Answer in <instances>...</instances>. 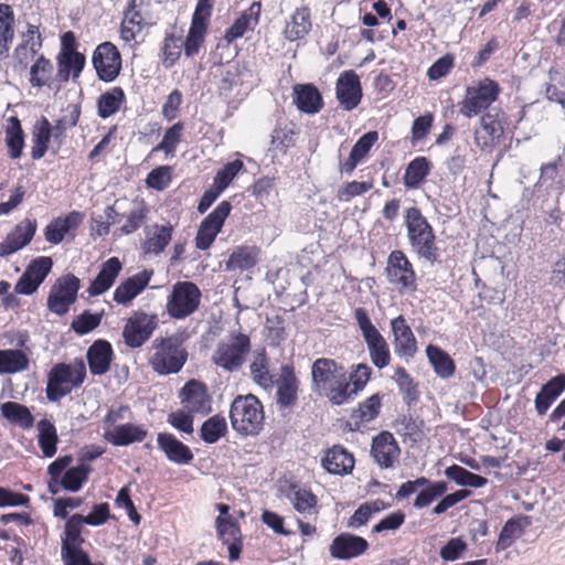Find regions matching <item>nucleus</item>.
<instances>
[{"instance_id":"7ed1b4c3","label":"nucleus","mask_w":565,"mask_h":565,"mask_svg":"<svg viewBox=\"0 0 565 565\" xmlns=\"http://www.w3.org/2000/svg\"><path fill=\"white\" fill-rule=\"evenodd\" d=\"M405 218L407 237L412 247L419 257L435 263L438 258V247L433 227L427 218L415 206L407 209Z\"/></svg>"},{"instance_id":"69168bd1","label":"nucleus","mask_w":565,"mask_h":565,"mask_svg":"<svg viewBox=\"0 0 565 565\" xmlns=\"http://www.w3.org/2000/svg\"><path fill=\"white\" fill-rule=\"evenodd\" d=\"M172 168L169 166H160L151 170L146 179L148 188L162 191L171 181Z\"/></svg>"},{"instance_id":"603ef678","label":"nucleus","mask_w":565,"mask_h":565,"mask_svg":"<svg viewBox=\"0 0 565 565\" xmlns=\"http://www.w3.org/2000/svg\"><path fill=\"white\" fill-rule=\"evenodd\" d=\"M423 420L415 418L411 414H403L396 419V431L408 438L412 443H417L423 437Z\"/></svg>"},{"instance_id":"aec40b11","label":"nucleus","mask_w":565,"mask_h":565,"mask_svg":"<svg viewBox=\"0 0 565 565\" xmlns=\"http://www.w3.org/2000/svg\"><path fill=\"white\" fill-rule=\"evenodd\" d=\"M36 232V221L25 218L15 225L0 243V257H7L26 246Z\"/></svg>"},{"instance_id":"a211bd4d","label":"nucleus","mask_w":565,"mask_h":565,"mask_svg":"<svg viewBox=\"0 0 565 565\" xmlns=\"http://www.w3.org/2000/svg\"><path fill=\"white\" fill-rule=\"evenodd\" d=\"M335 93L343 109L350 111L358 107L362 98L358 74L354 71H344L337 81Z\"/></svg>"},{"instance_id":"4c0bfd02","label":"nucleus","mask_w":565,"mask_h":565,"mask_svg":"<svg viewBox=\"0 0 565 565\" xmlns=\"http://www.w3.org/2000/svg\"><path fill=\"white\" fill-rule=\"evenodd\" d=\"M52 138V126L46 117H41L33 126L32 130V150L31 157L33 160L42 159L47 149Z\"/></svg>"},{"instance_id":"58836bf2","label":"nucleus","mask_w":565,"mask_h":565,"mask_svg":"<svg viewBox=\"0 0 565 565\" xmlns=\"http://www.w3.org/2000/svg\"><path fill=\"white\" fill-rule=\"evenodd\" d=\"M427 359L435 373L441 379H449L454 375L456 365L450 355L437 345L426 347Z\"/></svg>"},{"instance_id":"0e129e2a","label":"nucleus","mask_w":565,"mask_h":565,"mask_svg":"<svg viewBox=\"0 0 565 565\" xmlns=\"http://www.w3.org/2000/svg\"><path fill=\"white\" fill-rule=\"evenodd\" d=\"M183 130V124L177 122L170 128H168L163 135L160 143L153 149V151L162 150L167 156H173L177 145L181 140V132Z\"/></svg>"},{"instance_id":"423d86ee","label":"nucleus","mask_w":565,"mask_h":565,"mask_svg":"<svg viewBox=\"0 0 565 565\" xmlns=\"http://www.w3.org/2000/svg\"><path fill=\"white\" fill-rule=\"evenodd\" d=\"M250 349V338L247 334L233 332L216 344L211 361L223 371L234 373L244 365Z\"/></svg>"},{"instance_id":"2f4dec72","label":"nucleus","mask_w":565,"mask_h":565,"mask_svg":"<svg viewBox=\"0 0 565 565\" xmlns=\"http://www.w3.org/2000/svg\"><path fill=\"white\" fill-rule=\"evenodd\" d=\"M260 14V3L253 2L249 8L241 13V15L233 22L226 30L225 39L227 42H233L242 38L246 31L254 30L258 24Z\"/></svg>"},{"instance_id":"4d7b16f0","label":"nucleus","mask_w":565,"mask_h":565,"mask_svg":"<svg viewBox=\"0 0 565 565\" xmlns=\"http://www.w3.org/2000/svg\"><path fill=\"white\" fill-rule=\"evenodd\" d=\"M372 367L365 363H359L352 367L348 383H350V399L362 391L369 382Z\"/></svg>"},{"instance_id":"9b49d317","label":"nucleus","mask_w":565,"mask_h":565,"mask_svg":"<svg viewBox=\"0 0 565 565\" xmlns=\"http://www.w3.org/2000/svg\"><path fill=\"white\" fill-rule=\"evenodd\" d=\"M81 287L79 279L67 274L60 277L52 286L47 297V308L57 316L67 313L70 307L76 301Z\"/></svg>"},{"instance_id":"de8ad7c7","label":"nucleus","mask_w":565,"mask_h":565,"mask_svg":"<svg viewBox=\"0 0 565 565\" xmlns=\"http://www.w3.org/2000/svg\"><path fill=\"white\" fill-rule=\"evenodd\" d=\"M445 475L448 479L454 480L458 486L481 488L488 483V479L470 472L458 465H451L445 470Z\"/></svg>"},{"instance_id":"5fc2aeb1","label":"nucleus","mask_w":565,"mask_h":565,"mask_svg":"<svg viewBox=\"0 0 565 565\" xmlns=\"http://www.w3.org/2000/svg\"><path fill=\"white\" fill-rule=\"evenodd\" d=\"M381 399L377 394L372 395L360 404L359 408L352 413V419L355 424L370 423L373 420L380 412Z\"/></svg>"},{"instance_id":"09e8293b","label":"nucleus","mask_w":565,"mask_h":565,"mask_svg":"<svg viewBox=\"0 0 565 565\" xmlns=\"http://www.w3.org/2000/svg\"><path fill=\"white\" fill-rule=\"evenodd\" d=\"M227 433L225 417L214 415L207 418L201 426L200 437L206 444H215Z\"/></svg>"},{"instance_id":"72a5a7b5","label":"nucleus","mask_w":565,"mask_h":565,"mask_svg":"<svg viewBox=\"0 0 565 565\" xmlns=\"http://www.w3.org/2000/svg\"><path fill=\"white\" fill-rule=\"evenodd\" d=\"M120 270L121 263L117 257H111L106 260L98 275L92 281L88 288V294L90 296H98L104 294L113 286Z\"/></svg>"},{"instance_id":"f03ea898","label":"nucleus","mask_w":565,"mask_h":565,"mask_svg":"<svg viewBox=\"0 0 565 565\" xmlns=\"http://www.w3.org/2000/svg\"><path fill=\"white\" fill-rule=\"evenodd\" d=\"M150 351L149 364L159 375L179 373L188 360V352L175 335L156 338Z\"/></svg>"},{"instance_id":"c03bdc74","label":"nucleus","mask_w":565,"mask_h":565,"mask_svg":"<svg viewBox=\"0 0 565 565\" xmlns=\"http://www.w3.org/2000/svg\"><path fill=\"white\" fill-rule=\"evenodd\" d=\"M430 171V162L426 157L413 159L406 167L403 182L407 189H417Z\"/></svg>"},{"instance_id":"20e7f679","label":"nucleus","mask_w":565,"mask_h":565,"mask_svg":"<svg viewBox=\"0 0 565 565\" xmlns=\"http://www.w3.org/2000/svg\"><path fill=\"white\" fill-rule=\"evenodd\" d=\"M264 417L263 405L253 394L238 395L231 404V425L239 435H257L263 427Z\"/></svg>"},{"instance_id":"5701e85b","label":"nucleus","mask_w":565,"mask_h":565,"mask_svg":"<svg viewBox=\"0 0 565 565\" xmlns=\"http://www.w3.org/2000/svg\"><path fill=\"white\" fill-rule=\"evenodd\" d=\"M503 121L498 114L487 113L480 118V129L475 130V142L482 150L491 148L503 136Z\"/></svg>"},{"instance_id":"412c9836","label":"nucleus","mask_w":565,"mask_h":565,"mask_svg":"<svg viewBox=\"0 0 565 565\" xmlns=\"http://www.w3.org/2000/svg\"><path fill=\"white\" fill-rule=\"evenodd\" d=\"M369 548V542L362 536L341 533L330 545V555L337 559H350L362 555Z\"/></svg>"},{"instance_id":"a19ab883","label":"nucleus","mask_w":565,"mask_h":565,"mask_svg":"<svg viewBox=\"0 0 565 565\" xmlns=\"http://www.w3.org/2000/svg\"><path fill=\"white\" fill-rule=\"evenodd\" d=\"M25 135L18 117L11 116L6 128V145L9 157L13 160L21 158L25 145Z\"/></svg>"},{"instance_id":"ddd939ff","label":"nucleus","mask_w":565,"mask_h":565,"mask_svg":"<svg viewBox=\"0 0 565 565\" xmlns=\"http://www.w3.org/2000/svg\"><path fill=\"white\" fill-rule=\"evenodd\" d=\"M385 273L388 282L396 286L399 291L416 289V274L402 250H393L390 254Z\"/></svg>"},{"instance_id":"3c124183","label":"nucleus","mask_w":565,"mask_h":565,"mask_svg":"<svg viewBox=\"0 0 565 565\" xmlns=\"http://www.w3.org/2000/svg\"><path fill=\"white\" fill-rule=\"evenodd\" d=\"M90 471V467L84 463L72 467L62 476L61 484L67 491L77 492L86 482Z\"/></svg>"},{"instance_id":"a878e982","label":"nucleus","mask_w":565,"mask_h":565,"mask_svg":"<svg viewBox=\"0 0 565 565\" xmlns=\"http://www.w3.org/2000/svg\"><path fill=\"white\" fill-rule=\"evenodd\" d=\"M157 443L168 460L173 463L189 465L194 458L192 450L172 434L159 433Z\"/></svg>"},{"instance_id":"e433bc0d","label":"nucleus","mask_w":565,"mask_h":565,"mask_svg":"<svg viewBox=\"0 0 565 565\" xmlns=\"http://www.w3.org/2000/svg\"><path fill=\"white\" fill-rule=\"evenodd\" d=\"M173 227L171 225L154 224L146 230L147 239L143 249L147 254L159 255L170 243Z\"/></svg>"},{"instance_id":"c85d7f7f","label":"nucleus","mask_w":565,"mask_h":565,"mask_svg":"<svg viewBox=\"0 0 565 565\" xmlns=\"http://www.w3.org/2000/svg\"><path fill=\"white\" fill-rule=\"evenodd\" d=\"M322 467L332 475H348L354 468V457L344 447L337 445L321 459Z\"/></svg>"},{"instance_id":"37998d69","label":"nucleus","mask_w":565,"mask_h":565,"mask_svg":"<svg viewBox=\"0 0 565 565\" xmlns=\"http://www.w3.org/2000/svg\"><path fill=\"white\" fill-rule=\"evenodd\" d=\"M14 39V13L9 4L0 3V50L1 57H8Z\"/></svg>"},{"instance_id":"f704fd0d","label":"nucleus","mask_w":565,"mask_h":565,"mask_svg":"<svg viewBox=\"0 0 565 565\" xmlns=\"http://www.w3.org/2000/svg\"><path fill=\"white\" fill-rule=\"evenodd\" d=\"M311 14L307 7L298 8L286 23L284 34L288 41L303 39L311 30Z\"/></svg>"},{"instance_id":"c756f323","label":"nucleus","mask_w":565,"mask_h":565,"mask_svg":"<svg viewBox=\"0 0 565 565\" xmlns=\"http://www.w3.org/2000/svg\"><path fill=\"white\" fill-rule=\"evenodd\" d=\"M565 391V374L548 380L536 394L534 399L535 411L542 416L545 415L551 405L562 395Z\"/></svg>"},{"instance_id":"c9c22d12","label":"nucleus","mask_w":565,"mask_h":565,"mask_svg":"<svg viewBox=\"0 0 565 565\" xmlns=\"http://www.w3.org/2000/svg\"><path fill=\"white\" fill-rule=\"evenodd\" d=\"M253 361L249 364L250 377L260 387L268 390L275 384L274 377L269 372V360L266 349L262 348L254 352Z\"/></svg>"},{"instance_id":"0eeeda50","label":"nucleus","mask_w":565,"mask_h":565,"mask_svg":"<svg viewBox=\"0 0 565 565\" xmlns=\"http://www.w3.org/2000/svg\"><path fill=\"white\" fill-rule=\"evenodd\" d=\"M354 318L366 343L372 363L380 370L386 367L391 361L386 340L372 323L364 308H356L354 310Z\"/></svg>"},{"instance_id":"13d9d810","label":"nucleus","mask_w":565,"mask_h":565,"mask_svg":"<svg viewBox=\"0 0 565 565\" xmlns=\"http://www.w3.org/2000/svg\"><path fill=\"white\" fill-rule=\"evenodd\" d=\"M218 537L223 543H230L241 540V530L232 516L224 518L218 515L215 520Z\"/></svg>"},{"instance_id":"6ab92c4d","label":"nucleus","mask_w":565,"mask_h":565,"mask_svg":"<svg viewBox=\"0 0 565 565\" xmlns=\"http://www.w3.org/2000/svg\"><path fill=\"white\" fill-rule=\"evenodd\" d=\"M181 403L191 414H206L211 411V398L206 393V386L190 380L180 392Z\"/></svg>"},{"instance_id":"bb28decb","label":"nucleus","mask_w":565,"mask_h":565,"mask_svg":"<svg viewBox=\"0 0 565 565\" xmlns=\"http://www.w3.org/2000/svg\"><path fill=\"white\" fill-rule=\"evenodd\" d=\"M148 435L143 426L131 423L119 424L113 429H105L104 438L114 446L125 447L142 441Z\"/></svg>"},{"instance_id":"680f3d73","label":"nucleus","mask_w":565,"mask_h":565,"mask_svg":"<svg viewBox=\"0 0 565 565\" xmlns=\"http://www.w3.org/2000/svg\"><path fill=\"white\" fill-rule=\"evenodd\" d=\"M522 532L521 524L515 519H510L505 522L503 525L500 534L499 540L495 545V550L504 551L509 548L513 542L520 536Z\"/></svg>"},{"instance_id":"9d476101","label":"nucleus","mask_w":565,"mask_h":565,"mask_svg":"<svg viewBox=\"0 0 565 565\" xmlns=\"http://www.w3.org/2000/svg\"><path fill=\"white\" fill-rule=\"evenodd\" d=\"M159 326L158 316L141 310L134 311L122 329L124 343L130 349L141 348Z\"/></svg>"},{"instance_id":"473e14b6","label":"nucleus","mask_w":565,"mask_h":565,"mask_svg":"<svg viewBox=\"0 0 565 565\" xmlns=\"http://www.w3.org/2000/svg\"><path fill=\"white\" fill-rule=\"evenodd\" d=\"M277 403L281 407H290L297 401V379L294 369L289 365L281 366V374L276 381Z\"/></svg>"},{"instance_id":"6e6552de","label":"nucleus","mask_w":565,"mask_h":565,"mask_svg":"<svg viewBox=\"0 0 565 565\" xmlns=\"http://www.w3.org/2000/svg\"><path fill=\"white\" fill-rule=\"evenodd\" d=\"M201 290L192 281H178L167 299V312L173 319H185L194 313L201 301Z\"/></svg>"},{"instance_id":"1a4fd4ad","label":"nucleus","mask_w":565,"mask_h":565,"mask_svg":"<svg viewBox=\"0 0 565 565\" xmlns=\"http://www.w3.org/2000/svg\"><path fill=\"white\" fill-rule=\"evenodd\" d=\"M499 93V85L490 78H483L468 86L465 98L460 103V114L468 118L477 116L490 107L498 98Z\"/></svg>"},{"instance_id":"f8f14e48","label":"nucleus","mask_w":565,"mask_h":565,"mask_svg":"<svg viewBox=\"0 0 565 565\" xmlns=\"http://www.w3.org/2000/svg\"><path fill=\"white\" fill-rule=\"evenodd\" d=\"M151 0H130L121 22V39L129 42L140 33L143 28L154 23L150 12Z\"/></svg>"},{"instance_id":"8fccbe9b","label":"nucleus","mask_w":565,"mask_h":565,"mask_svg":"<svg viewBox=\"0 0 565 565\" xmlns=\"http://www.w3.org/2000/svg\"><path fill=\"white\" fill-rule=\"evenodd\" d=\"M256 263L257 249L255 247L244 246L238 247L231 254L226 263V268L230 270H245L254 267Z\"/></svg>"},{"instance_id":"393cba45","label":"nucleus","mask_w":565,"mask_h":565,"mask_svg":"<svg viewBox=\"0 0 565 565\" xmlns=\"http://www.w3.org/2000/svg\"><path fill=\"white\" fill-rule=\"evenodd\" d=\"M153 270H142L122 281L114 291V301L120 305L129 303L149 285Z\"/></svg>"},{"instance_id":"f257e3e1","label":"nucleus","mask_w":565,"mask_h":565,"mask_svg":"<svg viewBox=\"0 0 565 565\" xmlns=\"http://www.w3.org/2000/svg\"><path fill=\"white\" fill-rule=\"evenodd\" d=\"M312 385L334 405L350 401V383L344 367L332 359L319 358L311 366Z\"/></svg>"},{"instance_id":"2eb2a0df","label":"nucleus","mask_w":565,"mask_h":565,"mask_svg":"<svg viewBox=\"0 0 565 565\" xmlns=\"http://www.w3.org/2000/svg\"><path fill=\"white\" fill-rule=\"evenodd\" d=\"M94 68L100 81H114L121 68V57L117 47L110 42L99 44L92 58Z\"/></svg>"},{"instance_id":"dca6fc26","label":"nucleus","mask_w":565,"mask_h":565,"mask_svg":"<svg viewBox=\"0 0 565 565\" xmlns=\"http://www.w3.org/2000/svg\"><path fill=\"white\" fill-rule=\"evenodd\" d=\"M53 262L50 257L41 256L33 259L15 284L14 290L21 295L34 294L51 271Z\"/></svg>"},{"instance_id":"39448f33","label":"nucleus","mask_w":565,"mask_h":565,"mask_svg":"<svg viewBox=\"0 0 565 565\" xmlns=\"http://www.w3.org/2000/svg\"><path fill=\"white\" fill-rule=\"evenodd\" d=\"M86 377V365L82 359L74 363H57L47 374L46 398L50 402H58L68 395L73 388L83 384Z\"/></svg>"},{"instance_id":"4be33fe9","label":"nucleus","mask_w":565,"mask_h":565,"mask_svg":"<svg viewBox=\"0 0 565 565\" xmlns=\"http://www.w3.org/2000/svg\"><path fill=\"white\" fill-rule=\"evenodd\" d=\"M399 452V447L391 433L383 431L373 438L371 456L381 468H392Z\"/></svg>"},{"instance_id":"4468645a","label":"nucleus","mask_w":565,"mask_h":565,"mask_svg":"<svg viewBox=\"0 0 565 565\" xmlns=\"http://www.w3.org/2000/svg\"><path fill=\"white\" fill-rule=\"evenodd\" d=\"M232 205L228 201H222L200 224L195 246L201 250L211 247L220 233L226 217L230 215Z\"/></svg>"},{"instance_id":"774afa93","label":"nucleus","mask_w":565,"mask_h":565,"mask_svg":"<svg viewBox=\"0 0 565 565\" xmlns=\"http://www.w3.org/2000/svg\"><path fill=\"white\" fill-rule=\"evenodd\" d=\"M148 209L143 204L136 205L127 215V222L120 227V232L125 235H129L136 232L143 224Z\"/></svg>"},{"instance_id":"7c9ffc66","label":"nucleus","mask_w":565,"mask_h":565,"mask_svg":"<svg viewBox=\"0 0 565 565\" xmlns=\"http://www.w3.org/2000/svg\"><path fill=\"white\" fill-rule=\"evenodd\" d=\"M294 103L306 114H317L322 108V97L313 84H297L294 86Z\"/></svg>"},{"instance_id":"864d4df0","label":"nucleus","mask_w":565,"mask_h":565,"mask_svg":"<svg viewBox=\"0 0 565 565\" xmlns=\"http://www.w3.org/2000/svg\"><path fill=\"white\" fill-rule=\"evenodd\" d=\"M52 74V62L43 55H40L30 68V84L33 87L50 86Z\"/></svg>"},{"instance_id":"338daca9","label":"nucleus","mask_w":565,"mask_h":565,"mask_svg":"<svg viewBox=\"0 0 565 565\" xmlns=\"http://www.w3.org/2000/svg\"><path fill=\"white\" fill-rule=\"evenodd\" d=\"M291 500L294 508L300 513H311L316 510L317 497L309 490H295Z\"/></svg>"},{"instance_id":"052dcab7","label":"nucleus","mask_w":565,"mask_h":565,"mask_svg":"<svg viewBox=\"0 0 565 565\" xmlns=\"http://www.w3.org/2000/svg\"><path fill=\"white\" fill-rule=\"evenodd\" d=\"M244 163L239 159H235L226 163L214 177V185L220 191H224L237 173L243 170Z\"/></svg>"},{"instance_id":"cd10ccee","label":"nucleus","mask_w":565,"mask_h":565,"mask_svg":"<svg viewBox=\"0 0 565 565\" xmlns=\"http://www.w3.org/2000/svg\"><path fill=\"white\" fill-rule=\"evenodd\" d=\"M113 348L106 340H96L87 350L86 358L93 375H103L109 371Z\"/></svg>"},{"instance_id":"79ce46f5","label":"nucleus","mask_w":565,"mask_h":565,"mask_svg":"<svg viewBox=\"0 0 565 565\" xmlns=\"http://www.w3.org/2000/svg\"><path fill=\"white\" fill-rule=\"evenodd\" d=\"M30 366L29 356L19 349L0 350V374H14L26 371Z\"/></svg>"},{"instance_id":"49530a36","label":"nucleus","mask_w":565,"mask_h":565,"mask_svg":"<svg viewBox=\"0 0 565 565\" xmlns=\"http://www.w3.org/2000/svg\"><path fill=\"white\" fill-rule=\"evenodd\" d=\"M38 441L45 457H53L56 454L58 437L56 428L49 419H41L38 423Z\"/></svg>"},{"instance_id":"ea45409f","label":"nucleus","mask_w":565,"mask_h":565,"mask_svg":"<svg viewBox=\"0 0 565 565\" xmlns=\"http://www.w3.org/2000/svg\"><path fill=\"white\" fill-rule=\"evenodd\" d=\"M0 411L2 417L12 425L23 429L33 427L34 416L25 405L17 402H6L0 405Z\"/></svg>"},{"instance_id":"f3484780","label":"nucleus","mask_w":565,"mask_h":565,"mask_svg":"<svg viewBox=\"0 0 565 565\" xmlns=\"http://www.w3.org/2000/svg\"><path fill=\"white\" fill-rule=\"evenodd\" d=\"M83 523H85L84 515L81 514H74L66 521L61 546L62 561H67L71 555L78 558L81 557L79 555H88L81 547V544L84 542L81 536Z\"/></svg>"},{"instance_id":"6e6d98bb","label":"nucleus","mask_w":565,"mask_h":565,"mask_svg":"<svg viewBox=\"0 0 565 565\" xmlns=\"http://www.w3.org/2000/svg\"><path fill=\"white\" fill-rule=\"evenodd\" d=\"M448 490V484L445 481H435L427 489H422L414 500V508L424 509L431 504L433 501L443 497Z\"/></svg>"},{"instance_id":"bf43d9fd","label":"nucleus","mask_w":565,"mask_h":565,"mask_svg":"<svg viewBox=\"0 0 565 565\" xmlns=\"http://www.w3.org/2000/svg\"><path fill=\"white\" fill-rule=\"evenodd\" d=\"M102 318L103 312L92 313L90 311L85 310L73 320L72 329L79 335L87 334L100 324Z\"/></svg>"},{"instance_id":"b1692460","label":"nucleus","mask_w":565,"mask_h":565,"mask_svg":"<svg viewBox=\"0 0 565 565\" xmlns=\"http://www.w3.org/2000/svg\"><path fill=\"white\" fill-rule=\"evenodd\" d=\"M391 327L394 334L395 353L401 356L413 358L417 351L416 339L405 318L398 316L393 319Z\"/></svg>"},{"instance_id":"a18cd8bd","label":"nucleus","mask_w":565,"mask_h":565,"mask_svg":"<svg viewBox=\"0 0 565 565\" xmlns=\"http://www.w3.org/2000/svg\"><path fill=\"white\" fill-rule=\"evenodd\" d=\"M126 96L121 87H113L102 94L97 99V114L106 119L116 114L125 103Z\"/></svg>"},{"instance_id":"e2e57ef3","label":"nucleus","mask_w":565,"mask_h":565,"mask_svg":"<svg viewBox=\"0 0 565 565\" xmlns=\"http://www.w3.org/2000/svg\"><path fill=\"white\" fill-rule=\"evenodd\" d=\"M183 40L174 34H167L162 45L163 64L171 67L180 57Z\"/></svg>"}]
</instances>
